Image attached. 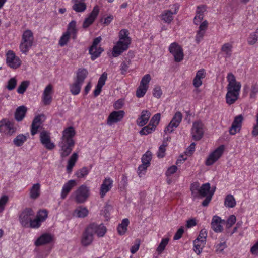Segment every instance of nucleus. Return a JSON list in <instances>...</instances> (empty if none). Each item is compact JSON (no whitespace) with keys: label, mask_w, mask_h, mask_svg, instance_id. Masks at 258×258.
I'll return each instance as SVG.
<instances>
[{"label":"nucleus","mask_w":258,"mask_h":258,"mask_svg":"<svg viewBox=\"0 0 258 258\" xmlns=\"http://www.w3.org/2000/svg\"><path fill=\"white\" fill-rule=\"evenodd\" d=\"M156 128L155 125H150L149 123L147 126L143 127L140 131V134L142 135H147L151 133Z\"/></svg>","instance_id":"c03bdc74"},{"label":"nucleus","mask_w":258,"mask_h":258,"mask_svg":"<svg viewBox=\"0 0 258 258\" xmlns=\"http://www.w3.org/2000/svg\"><path fill=\"white\" fill-rule=\"evenodd\" d=\"M129 34L128 30L125 29H121L119 32V40L112 49V54L114 57L119 56L129 48L132 42Z\"/></svg>","instance_id":"7ed1b4c3"},{"label":"nucleus","mask_w":258,"mask_h":258,"mask_svg":"<svg viewBox=\"0 0 258 258\" xmlns=\"http://www.w3.org/2000/svg\"><path fill=\"white\" fill-rule=\"evenodd\" d=\"M78 156L77 153H74L70 158H69L68 162V165L67 166V170L68 172H71L72 171V168L74 167V166L77 160Z\"/></svg>","instance_id":"e433bc0d"},{"label":"nucleus","mask_w":258,"mask_h":258,"mask_svg":"<svg viewBox=\"0 0 258 258\" xmlns=\"http://www.w3.org/2000/svg\"><path fill=\"white\" fill-rule=\"evenodd\" d=\"M16 84V79L15 78H12L9 80L7 88L9 90H12L15 88Z\"/></svg>","instance_id":"0e129e2a"},{"label":"nucleus","mask_w":258,"mask_h":258,"mask_svg":"<svg viewBox=\"0 0 258 258\" xmlns=\"http://www.w3.org/2000/svg\"><path fill=\"white\" fill-rule=\"evenodd\" d=\"M75 201L77 203H83L89 196V189L85 185L80 186L74 192Z\"/></svg>","instance_id":"423d86ee"},{"label":"nucleus","mask_w":258,"mask_h":258,"mask_svg":"<svg viewBox=\"0 0 258 258\" xmlns=\"http://www.w3.org/2000/svg\"><path fill=\"white\" fill-rule=\"evenodd\" d=\"M153 94L155 97H156L157 98H160L162 94V92L160 87H159V86L155 87L154 89Z\"/></svg>","instance_id":"774afa93"},{"label":"nucleus","mask_w":258,"mask_h":258,"mask_svg":"<svg viewBox=\"0 0 258 258\" xmlns=\"http://www.w3.org/2000/svg\"><path fill=\"white\" fill-rule=\"evenodd\" d=\"M152 154L150 151H147L142 157V162L147 165H150V162L152 160Z\"/></svg>","instance_id":"37998d69"},{"label":"nucleus","mask_w":258,"mask_h":258,"mask_svg":"<svg viewBox=\"0 0 258 258\" xmlns=\"http://www.w3.org/2000/svg\"><path fill=\"white\" fill-rule=\"evenodd\" d=\"M88 210L85 207L79 206L74 211V214L79 218H84L87 216Z\"/></svg>","instance_id":"4c0bfd02"},{"label":"nucleus","mask_w":258,"mask_h":258,"mask_svg":"<svg viewBox=\"0 0 258 258\" xmlns=\"http://www.w3.org/2000/svg\"><path fill=\"white\" fill-rule=\"evenodd\" d=\"M208 22L205 20L200 25L195 37V41L197 44H199L203 40L208 27Z\"/></svg>","instance_id":"6ab92c4d"},{"label":"nucleus","mask_w":258,"mask_h":258,"mask_svg":"<svg viewBox=\"0 0 258 258\" xmlns=\"http://www.w3.org/2000/svg\"><path fill=\"white\" fill-rule=\"evenodd\" d=\"M182 114L180 112H177L173 117L171 121L168 125L165 128L164 132L167 133H172L174 128H176L182 121Z\"/></svg>","instance_id":"9b49d317"},{"label":"nucleus","mask_w":258,"mask_h":258,"mask_svg":"<svg viewBox=\"0 0 258 258\" xmlns=\"http://www.w3.org/2000/svg\"><path fill=\"white\" fill-rule=\"evenodd\" d=\"M232 44L231 43H226L221 47V52L223 54L225 55L226 57H230L232 52Z\"/></svg>","instance_id":"473e14b6"},{"label":"nucleus","mask_w":258,"mask_h":258,"mask_svg":"<svg viewBox=\"0 0 258 258\" xmlns=\"http://www.w3.org/2000/svg\"><path fill=\"white\" fill-rule=\"evenodd\" d=\"M228 84L227 86V92L226 94V102L229 105L234 104L238 99L241 89V83L237 82L234 75L229 73L227 77Z\"/></svg>","instance_id":"f03ea898"},{"label":"nucleus","mask_w":258,"mask_h":258,"mask_svg":"<svg viewBox=\"0 0 258 258\" xmlns=\"http://www.w3.org/2000/svg\"><path fill=\"white\" fill-rule=\"evenodd\" d=\"M82 84L74 80V82L70 86V92L74 95H78L80 92Z\"/></svg>","instance_id":"58836bf2"},{"label":"nucleus","mask_w":258,"mask_h":258,"mask_svg":"<svg viewBox=\"0 0 258 258\" xmlns=\"http://www.w3.org/2000/svg\"><path fill=\"white\" fill-rule=\"evenodd\" d=\"M88 74V71L86 69L80 68L77 71L76 77L75 78L74 80L83 84Z\"/></svg>","instance_id":"cd10ccee"},{"label":"nucleus","mask_w":258,"mask_h":258,"mask_svg":"<svg viewBox=\"0 0 258 258\" xmlns=\"http://www.w3.org/2000/svg\"><path fill=\"white\" fill-rule=\"evenodd\" d=\"M224 221L218 216H214L211 222V228L215 232H221L223 230L221 223Z\"/></svg>","instance_id":"b1692460"},{"label":"nucleus","mask_w":258,"mask_h":258,"mask_svg":"<svg viewBox=\"0 0 258 258\" xmlns=\"http://www.w3.org/2000/svg\"><path fill=\"white\" fill-rule=\"evenodd\" d=\"M71 37V36L68 34V32H64L60 38L58 44L61 47L65 46L67 44Z\"/></svg>","instance_id":"79ce46f5"},{"label":"nucleus","mask_w":258,"mask_h":258,"mask_svg":"<svg viewBox=\"0 0 258 258\" xmlns=\"http://www.w3.org/2000/svg\"><path fill=\"white\" fill-rule=\"evenodd\" d=\"M103 49L100 46L96 48H90L89 52L91 55V59L92 60H95L98 58L103 51Z\"/></svg>","instance_id":"f704fd0d"},{"label":"nucleus","mask_w":258,"mask_h":258,"mask_svg":"<svg viewBox=\"0 0 258 258\" xmlns=\"http://www.w3.org/2000/svg\"><path fill=\"white\" fill-rule=\"evenodd\" d=\"M170 239L169 238H163L157 248L158 253H162L168 244Z\"/></svg>","instance_id":"a18cd8bd"},{"label":"nucleus","mask_w":258,"mask_h":258,"mask_svg":"<svg viewBox=\"0 0 258 258\" xmlns=\"http://www.w3.org/2000/svg\"><path fill=\"white\" fill-rule=\"evenodd\" d=\"M34 42L33 33L30 30H25L22 35L20 49L23 53H27L31 48Z\"/></svg>","instance_id":"20e7f679"},{"label":"nucleus","mask_w":258,"mask_h":258,"mask_svg":"<svg viewBox=\"0 0 258 258\" xmlns=\"http://www.w3.org/2000/svg\"><path fill=\"white\" fill-rule=\"evenodd\" d=\"M66 32L70 35L73 40L77 37L78 29L76 27V22L75 20L71 21L67 26Z\"/></svg>","instance_id":"bb28decb"},{"label":"nucleus","mask_w":258,"mask_h":258,"mask_svg":"<svg viewBox=\"0 0 258 258\" xmlns=\"http://www.w3.org/2000/svg\"><path fill=\"white\" fill-rule=\"evenodd\" d=\"M17 130V126L14 122L7 119H3L0 121V132L6 135L11 136Z\"/></svg>","instance_id":"39448f33"},{"label":"nucleus","mask_w":258,"mask_h":258,"mask_svg":"<svg viewBox=\"0 0 258 258\" xmlns=\"http://www.w3.org/2000/svg\"><path fill=\"white\" fill-rule=\"evenodd\" d=\"M258 36L255 33H251L248 38V43L250 45H253L256 42Z\"/></svg>","instance_id":"680f3d73"},{"label":"nucleus","mask_w":258,"mask_h":258,"mask_svg":"<svg viewBox=\"0 0 258 258\" xmlns=\"http://www.w3.org/2000/svg\"><path fill=\"white\" fill-rule=\"evenodd\" d=\"M147 89V88L140 85L136 91L137 97L138 98L143 97L146 94Z\"/></svg>","instance_id":"4d7b16f0"},{"label":"nucleus","mask_w":258,"mask_h":258,"mask_svg":"<svg viewBox=\"0 0 258 258\" xmlns=\"http://www.w3.org/2000/svg\"><path fill=\"white\" fill-rule=\"evenodd\" d=\"M199 239H196L194 241V251L198 254L199 255L203 249V245L201 243L200 244Z\"/></svg>","instance_id":"de8ad7c7"},{"label":"nucleus","mask_w":258,"mask_h":258,"mask_svg":"<svg viewBox=\"0 0 258 258\" xmlns=\"http://www.w3.org/2000/svg\"><path fill=\"white\" fill-rule=\"evenodd\" d=\"M113 181L110 178H106L101 185L100 194L103 198L109 191L112 186Z\"/></svg>","instance_id":"5701e85b"},{"label":"nucleus","mask_w":258,"mask_h":258,"mask_svg":"<svg viewBox=\"0 0 258 258\" xmlns=\"http://www.w3.org/2000/svg\"><path fill=\"white\" fill-rule=\"evenodd\" d=\"M107 78V74L106 72H104L101 76L100 77L99 80L97 83V85L103 86L105 83V81Z\"/></svg>","instance_id":"338daca9"},{"label":"nucleus","mask_w":258,"mask_h":258,"mask_svg":"<svg viewBox=\"0 0 258 258\" xmlns=\"http://www.w3.org/2000/svg\"><path fill=\"white\" fill-rule=\"evenodd\" d=\"M40 195V184L39 183L34 184L30 190V198L35 200Z\"/></svg>","instance_id":"c85d7f7f"},{"label":"nucleus","mask_w":258,"mask_h":258,"mask_svg":"<svg viewBox=\"0 0 258 258\" xmlns=\"http://www.w3.org/2000/svg\"><path fill=\"white\" fill-rule=\"evenodd\" d=\"M86 228L93 235L96 234L99 237H103L106 232V228L103 224L92 223Z\"/></svg>","instance_id":"9d476101"},{"label":"nucleus","mask_w":258,"mask_h":258,"mask_svg":"<svg viewBox=\"0 0 258 258\" xmlns=\"http://www.w3.org/2000/svg\"><path fill=\"white\" fill-rule=\"evenodd\" d=\"M224 151V146L221 145L211 153L207 159L205 164L209 166L216 162L222 155Z\"/></svg>","instance_id":"4468645a"},{"label":"nucleus","mask_w":258,"mask_h":258,"mask_svg":"<svg viewBox=\"0 0 258 258\" xmlns=\"http://www.w3.org/2000/svg\"><path fill=\"white\" fill-rule=\"evenodd\" d=\"M93 236L87 228H86L81 238V242L82 245L84 246H87L91 244L93 240Z\"/></svg>","instance_id":"aec40b11"},{"label":"nucleus","mask_w":258,"mask_h":258,"mask_svg":"<svg viewBox=\"0 0 258 258\" xmlns=\"http://www.w3.org/2000/svg\"><path fill=\"white\" fill-rule=\"evenodd\" d=\"M123 110L114 111L112 112L108 117L107 124L111 125L114 123H117L121 120L124 115Z\"/></svg>","instance_id":"f3484780"},{"label":"nucleus","mask_w":258,"mask_h":258,"mask_svg":"<svg viewBox=\"0 0 258 258\" xmlns=\"http://www.w3.org/2000/svg\"><path fill=\"white\" fill-rule=\"evenodd\" d=\"M210 184L209 183H206L202 185L200 187L199 197L201 198L205 197L210 194Z\"/></svg>","instance_id":"c9c22d12"},{"label":"nucleus","mask_w":258,"mask_h":258,"mask_svg":"<svg viewBox=\"0 0 258 258\" xmlns=\"http://www.w3.org/2000/svg\"><path fill=\"white\" fill-rule=\"evenodd\" d=\"M29 84V81H23L17 89L18 93L21 94H24L28 87Z\"/></svg>","instance_id":"603ef678"},{"label":"nucleus","mask_w":258,"mask_h":258,"mask_svg":"<svg viewBox=\"0 0 258 258\" xmlns=\"http://www.w3.org/2000/svg\"><path fill=\"white\" fill-rule=\"evenodd\" d=\"M53 240V236L49 233H45L41 235L35 241L36 246L50 243Z\"/></svg>","instance_id":"4be33fe9"},{"label":"nucleus","mask_w":258,"mask_h":258,"mask_svg":"<svg viewBox=\"0 0 258 258\" xmlns=\"http://www.w3.org/2000/svg\"><path fill=\"white\" fill-rule=\"evenodd\" d=\"M44 120L45 116L43 114L35 116L31 125V133L32 135H35L38 132V130L41 128V125Z\"/></svg>","instance_id":"a211bd4d"},{"label":"nucleus","mask_w":258,"mask_h":258,"mask_svg":"<svg viewBox=\"0 0 258 258\" xmlns=\"http://www.w3.org/2000/svg\"><path fill=\"white\" fill-rule=\"evenodd\" d=\"M236 202L234 196L231 194L226 195L224 200V205L225 207L230 208L236 206Z\"/></svg>","instance_id":"2f4dec72"},{"label":"nucleus","mask_w":258,"mask_h":258,"mask_svg":"<svg viewBox=\"0 0 258 258\" xmlns=\"http://www.w3.org/2000/svg\"><path fill=\"white\" fill-rule=\"evenodd\" d=\"M160 113H157L155 114L151 118L150 124V125H155L156 127L157 124H158L159 121L160 120Z\"/></svg>","instance_id":"13d9d810"},{"label":"nucleus","mask_w":258,"mask_h":258,"mask_svg":"<svg viewBox=\"0 0 258 258\" xmlns=\"http://www.w3.org/2000/svg\"><path fill=\"white\" fill-rule=\"evenodd\" d=\"M243 120V117L242 115H239L234 117V119L232 123V125L229 128V133L234 135L237 133L239 132Z\"/></svg>","instance_id":"2eb2a0df"},{"label":"nucleus","mask_w":258,"mask_h":258,"mask_svg":"<svg viewBox=\"0 0 258 258\" xmlns=\"http://www.w3.org/2000/svg\"><path fill=\"white\" fill-rule=\"evenodd\" d=\"M167 146L165 140L163 141L162 144L160 146L159 150L157 153V156L159 158H163L165 156V152L166 151V147Z\"/></svg>","instance_id":"8fccbe9b"},{"label":"nucleus","mask_w":258,"mask_h":258,"mask_svg":"<svg viewBox=\"0 0 258 258\" xmlns=\"http://www.w3.org/2000/svg\"><path fill=\"white\" fill-rule=\"evenodd\" d=\"M34 214L31 208L25 209L19 216L20 222L23 226H28Z\"/></svg>","instance_id":"1a4fd4ad"},{"label":"nucleus","mask_w":258,"mask_h":258,"mask_svg":"<svg viewBox=\"0 0 258 258\" xmlns=\"http://www.w3.org/2000/svg\"><path fill=\"white\" fill-rule=\"evenodd\" d=\"M8 201V197L6 195L2 196L0 199V213L4 210L5 206Z\"/></svg>","instance_id":"e2e57ef3"},{"label":"nucleus","mask_w":258,"mask_h":258,"mask_svg":"<svg viewBox=\"0 0 258 258\" xmlns=\"http://www.w3.org/2000/svg\"><path fill=\"white\" fill-rule=\"evenodd\" d=\"M150 116L151 113L148 110H143L141 115L137 120V124L141 127L144 126L147 123Z\"/></svg>","instance_id":"a878e982"},{"label":"nucleus","mask_w":258,"mask_h":258,"mask_svg":"<svg viewBox=\"0 0 258 258\" xmlns=\"http://www.w3.org/2000/svg\"><path fill=\"white\" fill-rule=\"evenodd\" d=\"M207 236V233L205 229H202L200 232L199 236L196 239H199V241L204 245L206 241V237Z\"/></svg>","instance_id":"09e8293b"},{"label":"nucleus","mask_w":258,"mask_h":258,"mask_svg":"<svg viewBox=\"0 0 258 258\" xmlns=\"http://www.w3.org/2000/svg\"><path fill=\"white\" fill-rule=\"evenodd\" d=\"M226 247L227 244L225 241L220 242L215 245V252L217 253H221Z\"/></svg>","instance_id":"3c124183"},{"label":"nucleus","mask_w":258,"mask_h":258,"mask_svg":"<svg viewBox=\"0 0 258 258\" xmlns=\"http://www.w3.org/2000/svg\"><path fill=\"white\" fill-rule=\"evenodd\" d=\"M200 187V184L197 182L191 184L190 189L194 200L199 197Z\"/></svg>","instance_id":"ea45409f"},{"label":"nucleus","mask_w":258,"mask_h":258,"mask_svg":"<svg viewBox=\"0 0 258 258\" xmlns=\"http://www.w3.org/2000/svg\"><path fill=\"white\" fill-rule=\"evenodd\" d=\"M150 165H147L146 164L142 163V164L139 166L138 169V173L140 177L145 175V173L146 172L147 168Z\"/></svg>","instance_id":"864d4df0"},{"label":"nucleus","mask_w":258,"mask_h":258,"mask_svg":"<svg viewBox=\"0 0 258 258\" xmlns=\"http://www.w3.org/2000/svg\"><path fill=\"white\" fill-rule=\"evenodd\" d=\"M52 92V86L51 84L47 85L44 89L43 94V101L45 105H49L52 101L51 94Z\"/></svg>","instance_id":"393cba45"},{"label":"nucleus","mask_w":258,"mask_h":258,"mask_svg":"<svg viewBox=\"0 0 258 258\" xmlns=\"http://www.w3.org/2000/svg\"><path fill=\"white\" fill-rule=\"evenodd\" d=\"M40 140L42 144L48 150H51L55 146L51 141L50 133L47 131H43L40 133Z\"/></svg>","instance_id":"ddd939ff"},{"label":"nucleus","mask_w":258,"mask_h":258,"mask_svg":"<svg viewBox=\"0 0 258 258\" xmlns=\"http://www.w3.org/2000/svg\"><path fill=\"white\" fill-rule=\"evenodd\" d=\"M27 140V137L23 134H19L14 139L13 143L17 147L21 146Z\"/></svg>","instance_id":"a19ab883"},{"label":"nucleus","mask_w":258,"mask_h":258,"mask_svg":"<svg viewBox=\"0 0 258 258\" xmlns=\"http://www.w3.org/2000/svg\"><path fill=\"white\" fill-rule=\"evenodd\" d=\"M76 185V181L74 180H70L65 183L62 188L61 192V198L64 199L67 195L70 192L71 189Z\"/></svg>","instance_id":"412c9836"},{"label":"nucleus","mask_w":258,"mask_h":258,"mask_svg":"<svg viewBox=\"0 0 258 258\" xmlns=\"http://www.w3.org/2000/svg\"><path fill=\"white\" fill-rule=\"evenodd\" d=\"M170 53L174 56V60L179 62L183 59L184 54L182 47L177 42L172 43L168 48Z\"/></svg>","instance_id":"0eeeda50"},{"label":"nucleus","mask_w":258,"mask_h":258,"mask_svg":"<svg viewBox=\"0 0 258 258\" xmlns=\"http://www.w3.org/2000/svg\"><path fill=\"white\" fill-rule=\"evenodd\" d=\"M72 3L73 4L72 6V9L77 13L83 12L86 9L87 6L84 2Z\"/></svg>","instance_id":"7c9ffc66"},{"label":"nucleus","mask_w":258,"mask_h":258,"mask_svg":"<svg viewBox=\"0 0 258 258\" xmlns=\"http://www.w3.org/2000/svg\"><path fill=\"white\" fill-rule=\"evenodd\" d=\"M75 135V131L73 127H69L63 130L61 141L59 143L60 148V153L61 157H67L72 151L75 145V142L73 139Z\"/></svg>","instance_id":"f257e3e1"},{"label":"nucleus","mask_w":258,"mask_h":258,"mask_svg":"<svg viewBox=\"0 0 258 258\" xmlns=\"http://www.w3.org/2000/svg\"><path fill=\"white\" fill-rule=\"evenodd\" d=\"M130 222L128 219H123L121 224H119L117 227V231L120 235H123L127 230V227Z\"/></svg>","instance_id":"72a5a7b5"},{"label":"nucleus","mask_w":258,"mask_h":258,"mask_svg":"<svg viewBox=\"0 0 258 258\" xmlns=\"http://www.w3.org/2000/svg\"><path fill=\"white\" fill-rule=\"evenodd\" d=\"M6 60L7 63H11L16 59V55L12 50H9L6 54Z\"/></svg>","instance_id":"6e6d98bb"},{"label":"nucleus","mask_w":258,"mask_h":258,"mask_svg":"<svg viewBox=\"0 0 258 258\" xmlns=\"http://www.w3.org/2000/svg\"><path fill=\"white\" fill-rule=\"evenodd\" d=\"M41 222L42 221H41V220L36 217V218L34 220L32 219L31 221L29 222V225H30V227L31 228H37L40 227Z\"/></svg>","instance_id":"bf43d9fd"},{"label":"nucleus","mask_w":258,"mask_h":258,"mask_svg":"<svg viewBox=\"0 0 258 258\" xmlns=\"http://www.w3.org/2000/svg\"><path fill=\"white\" fill-rule=\"evenodd\" d=\"M150 80V75L146 74L142 78L140 85L148 88V84Z\"/></svg>","instance_id":"5fc2aeb1"},{"label":"nucleus","mask_w":258,"mask_h":258,"mask_svg":"<svg viewBox=\"0 0 258 258\" xmlns=\"http://www.w3.org/2000/svg\"><path fill=\"white\" fill-rule=\"evenodd\" d=\"M179 9V5L174 4L172 7V10H164L160 15V18L164 23L170 24L173 20L174 14H176Z\"/></svg>","instance_id":"6e6552de"},{"label":"nucleus","mask_w":258,"mask_h":258,"mask_svg":"<svg viewBox=\"0 0 258 258\" xmlns=\"http://www.w3.org/2000/svg\"><path fill=\"white\" fill-rule=\"evenodd\" d=\"M191 132L193 139L196 141L200 140L204 134L203 123L201 121L194 122Z\"/></svg>","instance_id":"f8f14e48"},{"label":"nucleus","mask_w":258,"mask_h":258,"mask_svg":"<svg viewBox=\"0 0 258 258\" xmlns=\"http://www.w3.org/2000/svg\"><path fill=\"white\" fill-rule=\"evenodd\" d=\"M99 12V9L98 6L94 7L91 12L89 14L88 17L86 18L83 23V28H88L91 25L96 19Z\"/></svg>","instance_id":"dca6fc26"},{"label":"nucleus","mask_w":258,"mask_h":258,"mask_svg":"<svg viewBox=\"0 0 258 258\" xmlns=\"http://www.w3.org/2000/svg\"><path fill=\"white\" fill-rule=\"evenodd\" d=\"M89 172V170L86 167H83L78 170L75 173L78 178H81L87 175Z\"/></svg>","instance_id":"49530a36"},{"label":"nucleus","mask_w":258,"mask_h":258,"mask_svg":"<svg viewBox=\"0 0 258 258\" xmlns=\"http://www.w3.org/2000/svg\"><path fill=\"white\" fill-rule=\"evenodd\" d=\"M27 111V108L24 106L18 107L15 113V118L18 121H22L24 118Z\"/></svg>","instance_id":"c756f323"},{"label":"nucleus","mask_w":258,"mask_h":258,"mask_svg":"<svg viewBox=\"0 0 258 258\" xmlns=\"http://www.w3.org/2000/svg\"><path fill=\"white\" fill-rule=\"evenodd\" d=\"M48 212L46 210L40 211L38 213L37 218H39L42 222L44 221L47 217Z\"/></svg>","instance_id":"69168bd1"},{"label":"nucleus","mask_w":258,"mask_h":258,"mask_svg":"<svg viewBox=\"0 0 258 258\" xmlns=\"http://www.w3.org/2000/svg\"><path fill=\"white\" fill-rule=\"evenodd\" d=\"M258 92V84L257 83L253 82L251 87L250 98H254Z\"/></svg>","instance_id":"052dcab7"}]
</instances>
